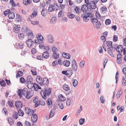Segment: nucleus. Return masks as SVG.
Segmentation results:
<instances>
[{"instance_id":"7","label":"nucleus","mask_w":126,"mask_h":126,"mask_svg":"<svg viewBox=\"0 0 126 126\" xmlns=\"http://www.w3.org/2000/svg\"><path fill=\"white\" fill-rule=\"evenodd\" d=\"M34 91L31 90L29 92H28L26 94L25 96L28 99H30L33 95Z\"/></svg>"},{"instance_id":"59","label":"nucleus","mask_w":126,"mask_h":126,"mask_svg":"<svg viewBox=\"0 0 126 126\" xmlns=\"http://www.w3.org/2000/svg\"><path fill=\"white\" fill-rule=\"evenodd\" d=\"M59 106L60 108L62 109L63 108V106L62 103L60 102L58 103Z\"/></svg>"},{"instance_id":"55","label":"nucleus","mask_w":126,"mask_h":126,"mask_svg":"<svg viewBox=\"0 0 126 126\" xmlns=\"http://www.w3.org/2000/svg\"><path fill=\"white\" fill-rule=\"evenodd\" d=\"M21 17L20 15H17L16 18V20L18 21L19 22L21 20Z\"/></svg>"},{"instance_id":"43","label":"nucleus","mask_w":126,"mask_h":126,"mask_svg":"<svg viewBox=\"0 0 126 126\" xmlns=\"http://www.w3.org/2000/svg\"><path fill=\"white\" fill-rule=\"evenodd\" d=\"M85 13L86 14V15H87L88 17H92L93 16V14L92 13L90 12H86Z\"/></svg>"},{"instance_id":"62","label":"nucleus","mask_w":126,"mask_h":126,"mask_svg":"<svg viewBox=\"0 0 126 126\" xmlns=\"http://www.w3.org/2000/svg\"><path fill=\"white\" fill-rule=\"evenodd\" d=\"M70 101L71 100L70 99V98H68L67 99L66 102V104L67 106H69L70 105Z\"/></svg>"},{"instance_id":"48","label":"nucleus","mask_w":126,"mask_h":126,"mask_svg":"<svg viewBox=\"0 0 126 126\" xmlns=\"http://www.w3.org/2000/svg\"><path fill=\"white\" fill-rule=\"evenodd\" d=\"M85 62L82 60L81 61L80 63V64L79 65L81 67L83 68L84 67V65L85 64Z\"/></svg>"},{"instance_id":"60","label":"nucleus","mask_w":126,"mask_h":126,"mask_svg":"<svg viewBox=\"0 0 126 126\" xmlns=\"http://www.w3.org/2000/svg\"><path fill=\"white\" fill-rule=\"evenodd\" d=\"M95 15L96 17L98 18H101V16L100 14L98 12H96L95 13Z\"/></svg>"},{"instance_id":"37","label":"nucleus","mask_w":126,"mask_h":126,"mask_svg":"<svg viewBox=\"0 0 126 126\" xmlns=\"http://www.w3.org/2000/svg\"><path fill=\"white\" fill-rule=\"evenodd\" d=\"M25 37V35L23 33H20L18 34V37L19 39L21 40L23 39Z\"/></svg>"},{"instance_id":"32","label":"nucleus","mask_w":126,"mask_h":126,"mask_svg":"<svg viewBox=\"0 0 126 126\" xmlns=\"http://www.w3.org/2000/svg\"><path fill=\"white\" fill-rule=\"evenodd\" d=\"M20 109H18V114L19 116H23L24 113L23 111L21 110Z\"/></svg>"},{"instance_id":"41","label":"nucleus","mask_w":126,"mask_h":126,"mask_svg":"<svg viewBox=\"0 0 126 126\" xmlns=\"http://www.w3.org/2000/svg\"><path fill=\"white\" fill-rule=\"evenodd\" d=\"M107 9L105 6L102 7L100 9V11L103 13H105Z\"/></svg>"},{"instance_id":"49","label":"nucleus","mask_w":126,"mask_h":126,"mask_svg":"<svg viewBox=\"0 0 126 126\" xmlns=\"http://www.w3.org/2000/svg\"><path fill=\"white\" fill-rule=\"evenodd\" d=\"M68 17L70 18H73L75 16L74 15L71 13L68 14Z\"/></svg>"},{"instance_id":"61","label":"nucleus","mask_w":126,"mask_h":126,"mask_svg":"<svg viewBox=\"0 0 126 126\" xmlns=\"http://www.w3.org/2000/svg\"><path fill=\"white\" fill-rule=\"evenodd\" d=\"M17 75L19 77H21L23 75L22 72L21 71H18L17 72Z\"/></svg>"},{"instance_id":"45","label":"nucleus","mask_w":126,"mask_h":126,"mask_svg":"<svg viewBox=\"0 0 126 126\" xmlns=\"http://www.w3.org/2000/svg\"><path fill=\"white\" fill-rule=\"evenodd\" d=\"M0 84L2 86L5 87L6 86V83L4 80H2L0 82Z\"/></svg>"},{"instance_id":"46","label":"nucleus","mask_w":126,"mask_h":126,"mask_svg":"<svg viewBox=\"0 0 126 126\" xmlns=\"http://www.w3.org/2000/svg\"><path fill=\"white\" fill-rule=\"evenodd\" d=\"M85 121V119L84 118H81L79 120V123L80 125H82L84 123Z\"/></svg>"},{"instance_id":"5","label":"nucleus","mask_w":126,"mask_h":126,"mask_svg":"<svg viewBox=\"0 0 126 126\" xmlns=\"http://www.w3.org/2000/svg\"><path fill=\"white\" fill-rule=\"evenodd\" d=\"M46 39L50 43H53L54 41V38L51 34H49L47 36Z\"/></svg>"},{"instance_id":"51","label":"nucleus","mask_w":126,"mask_h":126,"mask_svg":"<svg viewBox=\"0 0 126 126\" xmlns=\"http://www.w3.org/2000/svg\"><path fill=\"white\" fill-rule=\"evenodd\" d=\"M27 110H28L29 111L31 112L33 114L34 113V111L32 109L29 108L27 107L26 108H25V110L26 111Z\"/></svg>"},{"instance_id":"39","label":"nucleus","mask_w":126,"mask_h":126,"mask_svg":"<svg viewBox=\"0 0 126 126\" xmlns=\"http://www.w3.org/2000/svg\"><path fill=\"white\" fill-rule=\"evenodd\" d=\"M23 3L25 5H28V4L30 3V0H23Z\"/></svg>"},{"instance_id":"26","label":"nucleus","mask_w":126,"mask_h":126,"mask_svg":"<svg viewBox=\"0 0 126 126\" xmlns=\"http://www.w3.org/2000/svg\"><path fill=\"white\" fill-rule=\"evenodd\" d=\"M58 97L59 100L62 102L64 101L66 99L65 97L62 94L60 95L59 96H58Z\"/></svg>"},{"instance_id":"36","label":"nucleus","mask_w":126,"mask_h":126,"mask_svg":"<svg viewBox=\"0 0 126 126\" xmlns=\"http://www.w3.org/2000/svg\"><path fill=\"white\" fill-rule=\"evenodd\" d=\"M106 44L107 46L109 47H112V42L108 41L106 42Z\"/></svg>"},{"instance_id":"30","label":"nucleus","mask_w":126,"mask_h":126,"mask_svg":"<svg viewBox=\"0 0 126 126\" xmlns=\"http://www.w3.org/2000/svg\"><path fill=\"white\" fill-rule=\"evenodd\" d=\"M72 80L73 82V85L74 87H75L78 85V82L76 79L74 78H73L72 79Z\"/></svg>"},{"instance_id":"15","label":"nucleus","mask_w":126,"mask_h":126,"mask_svg":"<svg viewBox=\"0 0 126 126\" xmlns=\"http://www.w3.org/2000/svg\"><path fill=\"white\" fill-rule=\"evenodd\" d=\"M52 50L54 55H59V54L58 52L59 49L57 47H53L52 48Z\"/></svg>"},{"instance_id":"27","label":"nucleus","mask_w":126,"mask_h":126,"mask_svg":"<svg viewBox=\"0 0 126 126\" xmlns=\"http://www.w3.org/2000/svg\"><path fill=\"white\" fill-rule=\"evenodd\" d=\"M122 56H117V62L119 64H120L121 63Z\"/></svg>"},{"instance_id":"1","label":"nucleus","mask_w":126,"mask_h":126,"mask_svg":"<svg viewBox=\"0 0 126 126\" xmlns=\"http://www.w3.org/2000/svg\"><path fill=\"white\" fill-rule=\"evenodd\" d=\"M51 93V88H50L47 89L46 88L44 89V91L41 90V91L40 94L43 98L45 99H46V95L49 96L50 95Z\"/></svg>"},{"instance_id":"25","label":"nucleus","mask_w":126,"mask_h":126,"mask_svg":"<svg viewBox=\"0 0 126 126\" xmlns=\"http://www.w3.org/2000/svg\"><path fill=\"white\" fill-rule=\"evenodd\" d=\"M70 63V61L68 60H65L63 63L64 65L66 67H68L69 66Z\"/></svg>"},{"instance_id":"21","label":"nucleus","mask_w":126,"mask_h":126,"mask_svg":"<svg viewBox=\"0 0 126 126\" xmlns=\"http://www.w3.org/2000/svg\"><path fill=\"white\" fill-rule=\"evenodd\" d=\"M89 5L91 8L93 9H94L96 7V4L94 3L93 1H91L90 2Z\"/></svg>"},{"instance_id":"56","label":"nucleus","mask_w":126,"mask_h":126,"mask_svg":"<svg viewBox=\"0 0 126 126\" xmlns=\"http://www.w3.org/2000/svg\"><path fill=\"white\" fill-rule=\"evenodd\" d=\"M111 23V21L110 19H108L105 21V23L106 25L110 24Z\"/></svg>"},{"instance_id":"44","label":"nucleus","mask_w":126,"mask_h":126,"mask_svg":"<svg viewBox=\"0 0 126 126\" xmlns=\"http://www.w3.org/2000/svg\"><path fill=\"white\" fill-rule=\"evenodd\" d=\"M27 84V87L29 89H31L33 88V86H32V85L33 84V83H29V84L28 83Z\"/></svg>"},{"instance_id":"63","label":"nucleus","mask_w":126,"mask_h":126,"mask_svg":"<svg viewBox=\"0 0 126 126\" xmlns=\"http://www.w3.org/2000/svg\"><path fill=\"white\" fill-rule=\"evenodd\" d=\"M20 82L22 83H24L25 81L24 78L23 77H21L20 78Z\"/></svg>"},{"instance_id":"38","label":"nucleus","mask_w":126,"mask_h":126,"mask_svg":"<svg viewBox=\"0 0 126 126\" xmlns=\"http://www.w3.org/2000/svg\"><path fill=\"white\" fill-rule=\"evenodd\" d=\"M52 102L51 99L49 98L47 100V103L48 106H50L52 104Z\"/></svg>"},{"instance_id":"12","label":"nucleus","mask_w":126,"mask_h":126,"mask_svg":"<svg viewBox=\"0 0 126 126\" xmlns=\"http://www.w3.org/2000/svg\"><path fill=\"white\" fill-rule=\"evenodd\" d=\"M123 46L121 45H119L117 47L116 50L119 53L122 52L123 51ZM121 55V54L119 53L117 55Z\"/></svg>"},{"instance_id":"52","label":"nucleus","mask_w":126,"mask_h":126,"mask_svg":"<svg viewBox=\"0 0 126 126\" xmlns=\"http://www.w3.org/2000/svg\"><path fill=\"white\" fill-rule=\"evenodd\" d=\"M118 71L116 72V76H115V79H116V83H117L118 80Z\"/></svg>"},{"instance_id":"35","label":"nucleus","mask_w":126,"mask_h":126,"mask_svg":"<svg viewBox=\"0 0 126 126\" xmlns=\"http://www.w3.org/2000/svg\"><path fill=\"white\" fill-rule=\"evenodd\" d=\"M74 10L75 11L76 14H79L80 11V9L77 6H76L74 9Z\"/></svg>"},{"instance_id":"20","label":"nucleus","mask_w":126,"mask_h":126,"mask_svg":"<svg viewBox=\"0 0 126 126\" xmlns=\"http://www.w3.org/2000/svg\"><path fill=\"white\" fill-rule=\"evenodd\" d=\"M33 80V79L31 76L28 75L27 77V80L26 82L27 83H31Z\"/></svg>"},{"instance_id":"17","label":"nucleus","mask_w":126,"mask_h":126,"mask_svg":"<svg viewBox=\"0 0 126 126\" xmlns=\"http://www.w3.org/2000/svg\"><path fill=\"white\" fill-rule=\"evenodd\" d=\"M14 30L16 33H17L19 32L18 31L20 30V26L19 25H16L15 24L14 25Z\"/></svg>"},{"instance_id":"13","label":"nucleus","mask_w":126,"mask_h":126,"mask_svg":"<svg viewBox=\"0 0 126 126\" xmlns=\"http://www.w3.org/2000/svg\"><path fill=\"white\" fill-rule=\"evenodd\" d=\"M88 9V6L87 5L84 4L82 5L81 7V10L83 12H86Z\"/></svg>"},{"instance_id":"57","label":"nucleus","mask_w":126,"mask_h":126,"mask_svg":"<svg viewBox=\"0 0 126 126\" xmlns=\"http://www.w3.org/2000/svg\"><path fill=\"white\" fill-rule=\"evenodd\" d=\"M18 46L20 48H22L23 47V44L22 43L20 42L18 43Z\"/></svg>"},{"instance_id":"11","label":"nucleus","mask_w":126,"mask_h":126,"mask_svg":"<svg viewBox=\"0 0 126 126\" xmlns=\"http://www.w3.org/2000/svg\"><path fill=\"white\" fill-rule=\"evenodd\" d=\"M31 120L33 123H35L36 122L38 119L37 115L36 114H33L31 117Z\"/></svg>"},{"instance_id":"3","label":"nucleus","mask_w":126,"mask_h":126,"mask_svg":"<svg viewBox=\"0 0 126 126\" xmlns=\"http://www.w3.org/2000/svg\"><path fill=\"white\" fill-rule=\"evenodd\" d=\"M58 8V6L56 4L53 5L50 4L49 7L48 11L49 12H51L53 11L57 10Z\"/></svg>"},{"instance_id":"28","label":"nucleus","mask_w":126,"mask_h":126,"mask_svg":"<svg viewBox=\"0 0 126 126\" xmlns=\"http://www.w3.org/2000/svg\"><path fill=\"white\" fill-rule=\"evenodd\" d=\"M62 88L63 89L65 90L66 91H68L70 89V88L67 85L65 84H64Z\"/></svg>"},{"instance_id":"6","label":"nucleus","mask_w":126,"mask_h":126,"mask_svg":"<svg viewBox=\"0 0 126 126\" xmlns=\"http://www.w3.org/2000/svg\"><path fill=\"white\" fill-rule=\"evenodd\" d=\"M25 32L28 35V37L30 39L32 38L33 37V34L32 31L29 29L26 28Z\"/></svg>"},{"instance_id":"34","label":"nucleus","mask_w":126,"mask_h":126,"mask_svg":"<svg viewBox=\"0 0 126 126\" xmlns=\"http://www.w3.org/2000/svg\"><path fill=\"white\" fill-rule=\"evenodd\" d=\"M15 112H14V114L13 116V118L15 119H16L18 118V114L16 111H14Z\"/></svg>"},{"instance_id":"29","label":"nucleus","mask_w":126,"mask_h":126,"mask_svg":"<svg viewBox=\"0 0 126 126\" xmlns=\"http://www.w3.org/2000/svg\"><path fill=\"white\" fill-rule=\"evenodd\" d=\"M21 93L25 96L26 95V94L27 92L28 89L26 88H24L22 90Z\"/></svg>"},{"instance_id":"33","label":"nucleus","mask_w":126,"mask_h":126,"mask_svg":"<svg viewBox=\"0 0 126 126\" xmlns=\"http://www.w3.org/2000/svg\"><path fill=\"white\" fill-rule=\"evenodd\" d=\"M36 56L35 57H33L34 56H32V57L33 58H35L36 57V59L38 60H43V56Z\"/></svg>"},{"instance_id":"47","label":"nucleus","mask_w":126,"mask_h":126,"mask_svg":"<svg viewBox=\"0 0 126 126\" xmlns=\"http://www.w3.org/2000/svg\"><path fill=\"white\" fill-rule=\"evenodd\" d=\"M126 78L125 79L123 77L122 79V81L123 82V84L124 86H126Z\"/></svg>"},{"instance_id":"10","label":"nucleus","mask_w":126,"mask_h":126,"mask_svg":"<svg viewBox=\"0 0 126 126\" xmlns=\"http://www.w3.org/2000/svg\"><path fill=\"white\" fill-rule=\"evenodd\" d=\"M26 44L28 47H32L34 44V42L32 41L31 39L27 40L26 41Z\"/></svg>"},{"instance_id":"40","label":"nucleus","mask_w":126,"mask_h":126,"mask_svg":"<svg viewBox=\"0 0 126 126\" xmlns=\"http://www.w3.org/2000/svg\"><path fill=\"white\" fill-rule=\"evenodd\" d=\"M8 121L9 124L11 125L13 124L14 123V122L13 119L11 118H8Z\"/></svg>"},{"instance_id":"19","label":"nucleus","mask_w":126,"mask_h":126,"mask_svg":"<svg viewBox=\"0 0 126 126\" xmlns=\"http://www.w3.org/2000/svg\"><path fill=\"white\" fill-rule=\"evenodd\" d=\"M55 112V108H53L52 109L50 113L49 118H52L54 115Z\"/></svg>"},{"instance_id":"8","label":"nucleus","mask_w":126,"mask_h":126,"mask_svg":"<svg viewBox=\"0 0 126 126\" xmlns=\"http://www.w3.org/2000/svg\"><path fill=\"white\" fill-rule=\"evenodd\" d=\"M72 69L75 71H77V66L75 60H73L72 62Z\"/></svg>"},{"instance_id":"4","label":"nucleus","mask_w":126,"mask_h":126,"mask_svg":"<svg viewBox=\"0 0 126 126\" xmlns=\"http://www.w3.org/2000/svg\"><path fill=\"white\" fill-rule=\"evenodd\" d=\"M49 84V80L47 78H43L42 82H40L39 84L41 86H45V85H47Z\"/></svg>"},{"instance_id":"14","label":"nucleus","mask_w":126,"mask_h":126,"mask_svg":"<svg viewBox=\"0 0 126 126\" xmlns=\"http://www.w3.org/2000/svg\"><path fill=\"white\" fill-rule=\"evenodd\" d=\"M81 17L83 18V20L84 21L87 22L88 21L89 19L87 16L86 15V14L85 13H83L82 14Z\"/></svg>"},{"instance_id":"31","label":"nucleus","mask_w":126,"mask_h":126,"mask_svg":"<svg viewBox=\"0 0 126 126\" xmlns=\"http://www.w3.org/2000/svg\"><path fill=\"white\" fill-rule=\"evenodd\" d=\"M42 79L41 77L39 76H37L36 78V80L37 82L39 84L40 82H42Z\"/></svg>"},{"instance_id":"50","label":"nucleus","mask_w":126,"mask_h":126,"mask_svg":"<svg viewBox=\"0 0 126 126\" xmlns=\"http://www.w3.org/2000/svg\"><path fill=\"white\" fill-rule=\"evenodd\" d=\"M22 89H19L18 91H17V94L18 95V96L20 97V98L22 97V95L21 94V92H22Z\"/></svg>"},{"instance_id":"22","label":"nucleus","mask_w":126,"mask_h":126,"mask_svg":"<svg viewBox=\"0 0 126 126\" xmlns=\"http://www.w3.org/2000/svg\"><path fill=\"white\" fill-rule=\"evenodd\" d=\"M8 16L9 19H13L15 17L14 13L13 12H12L11 13H9Z\"/></svg>"},{"instance_id":"16","label":"nucleus","mask_w":126,"mask_h":126,"mask_svg":"<svg viewBox=\"0 0 126 126\" xmlns=\"http://www.w3.org/2000/svg\"><path fill=\"white\" fill-rule=\"evenodd\" d=\"M37 37V40H35V43H36L37 44H39V42H38L39 40L42 41L44 40V38L43 36L40 34L38 35Z\"/></svg>"},{"instance_id":"54","label":"nucleus","mask_w":126,"mask_h":126,"mask_svg":"<svg viewBox=\"0 0 126 126\" xmlns=\"http://www.w3.org/2000/svg\"><path fill=\"white\" fill-rule=\"evenodd\" d=\"M31 23L32 24L35 25L38 24L39 22L38 21H31Z\"/></svg>"},{"instance_id":"58","label":"nucleus","mask_w":126,"mask_h":126,"mask_svg":"<svg viewBox=\"0 0 126 126\" xmlns=\"http://www.w3.org/2000/svg\"><path fill=\"white\" fill-rule=\"evenodd\" d=\"M100 99L101 102L102 103H104L105 102L104 98L103 96H101L100 97Z\"/></svg>"},{"instance_id":"64","label":"nucleus","mask_w":126,"mask_h":126,"mask_svg":"<svg viewBox=\"0 0 126 126\" xmlns=\"http://www.w3.org/2000/svg\"><path fill=\"white\" fill-rule=\"evenodd\" d=\"M58 65V63L57 61H55L52 63V65L53 66H55Z\"/></svg>"},{"instance_id":"42","label":"nucleus","mask_w":126,"mask_h":126,"mask_svg":"<svg viewBox=\"0 0 126 126\" xmlns=\"http://www.w3.org/2000/svg\"><path fill=\"white\" fill-rule=\"evenodd\" d=\"M46 9L44 8L42 10V11H41V13L42 15L43 16H44L46 15Z\"/></svg>"},{"instance_id":"23","label":"nucleus","mask_w":126,"mask_h":126,"mask_svg":"<svg viewBox=\"0 0 126 126\" xmlns=\"http://www.w3.org/2000/svg\"><path fill=\"white\" fill-rule=\"evenodd\" d=\"M39 47L41 49H45L47 50H48L49 49V46L46 47H45V46L43 44H39Z\"/></svg>"},{"instance_id":"24","label":"nucleus","mask_w":126,"mask_h":126,"mask_svg":"<svg viewBox=\"0 0 126 126\" xmlns=\"http://www.w3.org/2000/svg\"><path fill=\"white\" fill-rule=\"evenodd\" d=\"M122 89H120L118 92L116 94V97L117 99H118L121 95L122 93Z\"/></svg>"},{"instance_id":"53","label":"nucleus","mask_w":126,"mask_h":126,"mask_svg":"<svg viewBox=\"0 0 126 126\" xmlns=\"http://www.w3.org/2000/svg\"><path fill=\"white\" fill-rule=\"evenodd\" d=\"M8 104L9 106L11 107H13L14 106L13 103L11 101L9 100L8 101Z\"/></svg>"},{"instance_id":"2","label":"nucleus","mask_w":126,"mask_h":126,"mask_svg":"<svg viewBox=\"0 0 126 126\" xmlns=\"http://www.w3.org/2000/svg\"><path fill=\"white\" fill-rule=\"evenodd\" d=\"M91 22L95 27H96L98 29H99V26L101 25V24L100 22H98V20L96 18H92V19Z\"/></svg>"},{"instance_id":"9","label":"nucleus","mask_w":126,"mask_h":126,"mask_svg":"<svg viewBox=\"0 0 126 126\" xmlns=\"http://www.w3.org/2000/svg\"><path fill=\"white\" fill-rule=\"evenodd\" d=\"M15 105L17 109H21L23 106L22 102L20 101H18L16 102Z\"/></svg>"},{"instance_id":"18","label":"nucleus","mask_w":126,"mask_h":126,"mask_svg":"<svg viewBox=\"0 0 126 126\" xmlns=\"http://www.w3.org/2000/svg\"><path fill=\"white\" fill-rule=\"evenodd\" d=\"M37 14V13L36 11H34L32 13L31 15L29 16L27 20L28 21H30V19L36 16Z\"/></svg>"}]
</instances>
